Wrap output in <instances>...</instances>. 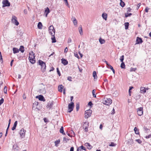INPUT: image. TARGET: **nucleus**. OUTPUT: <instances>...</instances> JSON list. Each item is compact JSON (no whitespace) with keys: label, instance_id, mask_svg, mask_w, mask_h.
<instances>
[{"label":"nucleus","instance_id":"19","mask_svg":"<svg viewBox=\"0 0 151 151\" xmlns=\"http://www.w3.org/2000/svg\"><path fill=\"white\" fill-rule=\"evenodd\" d=\"M37 98H38L40 100L44 101H45L44 98L43 96L40 95L39 96H36Z\"/></svg>","mask_w":151,"mask_h":151},{"label":"nucleus","instance_id":"42","mask_svg":"<svg viewBox=\"0 0 151 151\" xmlns=\"http://www.w3.org/2000/svg\"><path fill=\"white\" fill-rule=\"evenodd\" d=\"M133 87L132 86H130L129 87V95L130 96H131V90L132 88H133Z\"/></svg>","mask_w":151,"mask_h":151},{"label":"nucleus","instance_id":"20","mask_svg":"<svg viewBox=\"0 0 151 151\" xmlns=\"http://www.w3.org/2000/svg\"><path fill=\"white\" fill-rule=\"evenodd\" d=\"M38 104V103L37 102H36L35 103H34L33 104V106H32V109H34L35 110L36 109H38V108L37 107H36V106H37Z\"/></svg>","mask_w":151,"mask_h":151},{"label":"nucleus","instance_id":"49","mask_svg":"<svg viewBox=\"0 0 151 151\" xmlns=\"http://www.w3.org/2000/svg\"><path fill=\"white\" fill-rule=\"evenodd\" d=\"M136 141L139 144H140L142 142L139 139H136Z\"/></svg>","mask_w":151,"mask_h":151},{"label":"nucleus","instance_id":"54","mask_svg":"<svg viewBox=\"0 0 151 151\" xmlns=\"http://www.w3.org/2000/svg\"><path fill=\"white\" fill-rule=\"evenodd\" d=\"M68 49L67 47H66L65 49L64 52L65 53H67V52H68Z\"/></svg>","mask_w":151,"mask_h":151},{"label":"nucleus","instance_id":"35","mask_svg":"<svg viewBox=\"0 0 151 151\" xmlns=\"http://www.w3.org/2000/svg\"><path fill=\"white\" fill-rule=\"evenodd\" d=\"M60 133H62L63 134H65V133L64 132L63 128V127H62L60 130Z\"/></svg>","mask_w":151,"mask_h":151},{"label":"nucleus","instance_id":"56","mask_svg":"<svg viewBox=\"0 0 151 151\" xmlns=\"http://www.w3.org/2000/svg\"><path fill=\"white\" fill-rule=\"evenodd\" d=\"M23 99H26V96L24 94L23 95Z\"/></svg>","mask_w":151,"mask_h":151},{"label":"nucleus","instance_id":"34","mask_svg":"<svg viewBox=\"0 0 151 151\" xmlns=\"http://www.w3.org/2000/svg\"><path fill=\"white\" fill-rule=\"evenodd\" d=\"M120 5L122 7H123L125 6L124 3L123 2L122 0H120Z\"/></svg>","mask_w":151,"mask_h":151},{"label":"nucleus","instance_id":"32","mask_svg":"<svg viewBox=\"0 0 151 151\" xmlns=\"http://www.w3.org/2000/svg\"><path fill=\"white\" fill-rule=\"evenodd\" d=\"M19 50V51L20 50V51H21L23 53L24 51V47L22 46H21L20 47Z\"/></svg>","mask_w":151,"mask_h":151},{"label":"nucleus","instance_id":"27","mask_svg":"<svg viewBox=\"0 0 151 151\" xmlns=\"http://www.w3.org/2000/svg\"><path fill=\"white\" fill-rule=\"evenodd\" d=\"M37 27L39 29H42V25L41 22H39L37 24Z\"/></svg>","mask_w":151,"mask_h":151},{"label":"nucleus","instance_id":"8","mask_svg":"<svg viewBox=\"0 0 151 151\" xmlns=\"http://www.w3.org/2000/svg\"><path fill=\"white\" fill-rule=\"evenodd\" d=\"M92 111L90 109L86 110L85 111V117L86 118H88L91 115Z\"/></svg>","mask_w":151,"mask_h":151},{"label":"nucleus","instance_id":"37","mask_svg":"<svg viewBox=\"0 0 151 151\" xmlns=\"http://www.w3.org/2000/svg\"><path fill=\"white\" fill-rule=\"evenodd\" d=\"M129 23L126 22L124 24L125 26V29H128V26H129Z\"/></svg>","mask_w":151,"mask_h":151},{"label":"nucleus","instance_id":"64","mask_svg":"<svg viewBox=\"0 0 151 151\" xmlns=\"http://www.w3.org/2000/svg\"><path fill=\"white\" fill-rule=\"evenodd\" d=\"M74 150V148L73 147H71L70 148V151H73Z\"/></svg>","mask_w":151,"mask_h":151},{"label":"nucleus","instance_id":"36","mask_svg":"<svg viewBox=\"0 0 151 151\" xmlns=\"http://www.w3.org/2000/svg\"><path fill=\"white\" fill-rule=\"evenodd\" d=\"M96 90L95 89L93 90L92 91V94L93 97L94 98H96Z\"/></svg>","mask_w":151,"mask_h":151},{"label":"nucleus","instance_id":"9","mask_svg":"<svg viewBox=\"0 0 151 151\" xmlns=\"http://www.w3.org/2000/svg\"><path fill=\"white\" fill-rule=\"evenodd\" d=\"M137 114L139 116H141L143 114L142 107H139L137 109Z\"/></svg>","mask_w":151,"mask_h":151},{"label":"nucleus","instance_id":"25","mask_svg":"<svg viewBox=\"0 0 151 151\" xmlns=\"http://www.w3.org/2000/svg\"><path fill=\"white\" fill-rule=\"evenodd\" d=\"M13 149L17 151L19 150V147L17 144H14L13 146Z\"/></svg>","mask_w":151,"mask_h":151},{"label":"nucleus","instance_id":"22","mask_svg":"<svg viewBox=\"0 0 151 151\" xmlns=\"http://www.w3.org/2000/svg\"><path fill=\"white\" fill-rule=\"evenodd\" d=\"M78 30L79 33L81 35H82L83 34V32L82 29V27L81 25L79 26L78 28Z\"/></svg>","mask_w":151,"mask_h":151},{"label":"nucleus","instance_id":"30","mask_svg":"<svg viewBox=\"0 0 151 151\" xmlns=\"http://www.w3.org/2000/svg\"><path fill=\"white\" fill-rule=\"evenodd\" d=\"M85 145L87 147V148L89 149H91L92 148V146L88 143H86Z\"/></svg>","mask_w":151,"mask_h":151},{"label":"nucleus","instance_id":"63","mask_svg":"<svg viewBox=\"0 0 151 151\" xmlns=\"http://www.w3.org/2000/svg\"><path fill=\"white\" fill-rule=\"evenodd\" d=\"M78 53H79V54L80 55V56H81V58H82V57H83V54H82L81 53H80V52H78Z\"/></svg>","mask_w":151,"mask_h":151},{"label":"nucleus","instance_id":"13","mask_svg":"<svg viewBox=\"0 0 151 151\" xmlns=\"http://www.w3.org/2000/svg\"><path fill=\"white\" fill-rule=\"evenodd\" d=\"M105 62L106 63V64L107 67L108 68L109 67L110 68V69L114 73V74L115 73V70L113 69V67L111 65H110L106 61H105Z\"/></svg>","mask_w":151,"mask_h":151},{"label":"nucleus","instance_id":"33","mask_svg":"<svg viewBox=\"0 0 151 151\" xmlns=\"http://www.w3.org/2000/svg\"><path fill=\"white\" fill-rule=\"evenodd\" d=\"M134 130L135 133L137 134H138L139 133V130L136 127L134 128Z\"/></svg>","mask_w":151,"mask_h":151},{"label":"nucleus","instance_id":"2","mask_svg":"<svg viewBox=\"0 0 151 151\" xmlns=\"http://www.w3.org/2000/svg\"><path fill=\"white\" fill-rule=\"evenodd\" d=\"M29 59L30 63L32 64L35 63V54L32 51H31L29 53Z\"/></svg>","mask_w":151,"mask_h":151},{"label":"nucleus","instance_id":"17","mask_svg":"<svg viewBox=\"0 0 151 151\" xmlns=\"http://www.w3.org/2000/svg\"><path fill=\"white\" fill-rule=\"evenodd\" d=\"M72 19L74 25L76 26H77L78 23L77 21V20L75 17H72Z\"/></svg>","mask_w":151,"mask_h":151},{"label":"nucleus","instance_id":"50","mask_svg":"<svg viewBox=\"0 0 151 151\" xmlns=\"http://www.w3.org/2000/svg\"><path fill=\"white\" fill-rule=\"evenodd\" d=\"M80 147H81V148L82 149V150H86V148L85 147H83V146H81Z\"/></svg>","mask_w":151,"mask_h":151},{"label":"nucleus","instance_id":"53","mask_svg":"<svg viewBox=\"0 0 151 151\" xmlns=\"http://www.w3.org/2000/svg\"><path fill=\"white\" fill-rule=\"evenodd\" d=\"M77 151H82L81 147H79L77 149Z\"/></svg>","mask_w":151,"mask_h":151},{"label":"nucleus","instance_id":"41","mask_svg":"<svg viewBox=\"0 0 151 151\" xmlns=\"http://www.w3.org/2000/svg\"><path fill=\"white\" fill-rule=\"evenodd\" d=\"M7 87L6 86H5L4 89V93H6L7 91Z\"/></svg>","mask_w":151,"mask_h":151},{"label":"nucleus","instance_id":"23","mask_svg":"<svg viewBox=\"0 0 151 151\" xmlns=\"http://www.w3.org/2000/svg\"><path fill=\"white\" fill-rule=\"evenodd\" d=\"M13 51L14 54L18 53L19 52V50L17 48L14 47L13 48Z\"/></svg>","mask_w":151,"mask_h":151},{"label":"nucleus","instance_id":"12","mask_svg":"<svg viewBox=\"0 0 151 151\" xmlns=\"http://www.w3.org/2000/svg\"><path fill=\"white\" fill-rule=\"evenodd\" d=\"M148 89V88H145L143 87H141L140 88V93H144L146 92V90Z\"/></svg>","mask_w":151,"mask_h":151},{"label":"nucleus","instance_id":"24","mask_svg":"<svg viewBox=\"0 0 151 151\" xmlns=\"http://www.w3.org/2000/svg\"><path fill=\"white\" fill-rule=\"evenodd\" d=\"M63 88V86L62 85H60L58 86V91L60 92H62Z\"/></svg>","mask_w":151,"mask_h":151},{"label":"nucleus","instance_id":"15","mask_svg":"<svg viewBox=\"0 0 151 151\" xmlns=\"http://www.w3.org/2000/svg\"><path fill=\"white\" fill-rule=\"evenodd\" d=\"M136 44H139V43H141L142 42V39L139 37H137L136 39Z\"/></svg>","mask_w":151,"mask_h":151},{"label":"nucleus","instance_id":"40","mask_svg":"<svg viewBox=\"0 0 151 151\" xmlns=\"http://www.w3.org/2000/svg\"><path fill=\"white\" fill-rule=\"evenodd\" d=\"M124 56L123 55L120 58V60L122 63L123 62V61L124 59Z\"/></svg>","mask_w":151,"mask_h":151},{"label":"nucleus","instance_id":"16","mask_svg":"<svg viewBox=\"0 0 151 151\" xmlns=\"http://www.w3.org/2000/svg\"><path fill=\"white\" fill-rule=\"evenodd\" d=\"M101 16L103 18L105 21L107 20V14L106 13H103L101 15Z\"/></svg>","mask_w":151,"mask_h":151},{"label":"nucleus","instance_id":"21","mask_svg":"<svg viewBox=\"0 0 151 151\" xmlns=\"http://www.w3.org/2000/svg\"><path fill=\"white\" fill-rule=\"evenodd\" d=\"M60 139H58L56 140L54 142L55 146L56 147L58 146V145L60 144Z\"/></svg>","mask_w":151,"mask_h":151},{"label":"nucleus","instance_id":"18","mask_svg":"<svg viewBox=\"0 0 151 151\" xmlns=\"http://www.w3.org/2000/svg\"><path fill=\"white\" fill-rule=\"evenodd\" d=\"M93 76L94 78V81H96L97 78L96 72L95 71H93Z\"/></svg>","mask_w":151,"mask_h":151},{"label":"nucleus","instance_id":"43","mask_svg":"<svg viewBox=\"0 0 151 151\" xmlns=\"http://www.w3.org/2000/svg\"><path fill=\"white\" fill-rule=\"evenodd\" d=\"M68 140V139L66 138L65 137H64L63 138V141L64 142H67Z\"/></svg>","mask_w":151,"mask_h":151},{"label":"nucleus","instance_id":"57","mask_svg":"<svg viewBox=\"0 0 151 151\" xmlns=\"http://www.w3.org/2000/svg\"><path fill=\"white\" fill-rule=\"evenodd\" d=\"M44 120L45 122H48V120L46 118H44Z\"/></svg>","mask_w":151,"mask_h":151},{"label":"nucleus","instance_id":"59","mask_svg":"<svg viewBox=\"0 0 151 151\" xmlns=\"http://www.w3.org/2000/svg\"><path fill=\"white\" fill-rule=\"evenodd\" d=\"M24 12L25 14H27V10L26 9H24Z\"/></svg>","mask_w":151,"mask_h":151},{"label":"nucleus","instance_id":"52","mask_svg":"<svg viewBox=\"0 0 151 151\" xmlns=\"http://www.w3.org/2000/svg\"><path fill=\"white\" fill-rule=\"evenodd\" d=\"M71 79H72L71 77H70V76H69V77H68L67 79L68 81H72Z\"/></svg>","mask_w":151,"mask_h":151},{"label":"nucleus","instance_id":"51","mask_svg":"<svg viewBox=\"0 0 151 151\" xmlns=\"http://www.w3.org/2000/svg\"><path fill=\"white\" fill-rule=\"evenodd\" d=\"M79 108V105L78 104H76V109H77V111H78V110Z\"/></svg>","mask_w":151,"mask_h":151},{"label":"nucleus","instance_id":"45","mask_svg":"<svg viewBox=\"0 0 151 151\" xmlns=\"http://www.w3.org/2000/svg\"><path fill=\"white\" fill-rule=\"evenodd\" d=\"M116 145V144H114L113 142H111V144L109 145L110 146H115Z\"/></svg>","mask_w":151,"mask_h":151},{"label":"nucleus","instance_id":"29","mask_svg":"<svg viewBox=\"0 0 151 151\" xmlns=\"http://www.w3.org/2000/svg\"><path fill=\"white\" fill-rule=\"evenodd\" d=\"M53 103L52 102H51L50 103H48V104L47 106V108H48L49 109L50 108L53 106Z\"/></svg>","mask_w":151,"mask_h":151},{"label":"nucleus","instance_id":"46","mask_svg":"<svg viewBox=\"0 0 151 151\" xmlns=\"http://www.w3.org/2000/svg\"><path fill=\"white\" fill-rule=\"evenodd\" d=\"M57 72L58 73V74L59 76H60V72L59 71V69H58V68H57Z\"/></svg>","mask_w":151,"mask_h":151},{"label":"nucleus","instance_id":"31","mask_svg":"<svg viewBox=\"0 0 151 151\" xmlns=\"http://www.w3.org/2000/svg\"><path fill=\"white\" fill-rule=\"evenodd\" d=\"M43 89H40V92L42 93H45L46 92V91L45 90V88L44 86H43Z\"/></svg>","mask_w":151,"mask_h":151},{"label":"nucleus","instance_id":"11","mask_svg":"<svg viewBox=\"0 0 151 151\" xmlns=\"http://www.w3.org/2000/svg\"><path fill=\"white\" fill-rule=\"evenodd\" d=\"M88 122H84L83 124V128L85 129V130L86 132H87L88 130Z\"/></svg>","mask_w":151,"mask_h":151},{"label":"nucleus","instance_id":"5","mask_svg":"<svg viewBox=\"0 0 151 151\" xmlns=\"http://www.w3.org/2000/svg\"><path fill=\"white\" fill-rule=\"evenodd\" d=\"M49 33L52 36H54L55 35V30L52 25H51L49 28Z\"/></svg>","mask_w":151,"mask_h":151},{"label":"nucleus","instance_id":"38","mask_svg":"<svg viewBox=\"0 0 151 151\" xmlns=\"http://www.w3.org/2000/svg\"><path fill=\"white\" fill-rule=\"evenodd\" d=\"M51 39L52 40V42H56V40L54 36H52Z\"/></svg>","mask_w":151,"mask_h":151},{"label":"nucleus","instance_id":"14","mask_svg":"<svg viewBox=\"0 0 151 151\" xmlns=\"http://www.w3.org/2000/svg\"><path fill=\"white\" fill-rule=\"evenodd\" d=\"M50 10L48 7L46 8L45 10L44 14L45 15V16L47 17V16L48 14L50 13Z\"/></svg>","mask_w":151,"mask_h":151},{"label":"nucleus","instance_id":"39","mask_svg":"<svg viewBox=\"0 0 151 151\" xmlns=\"http://www.w3.org/2000/svg\"><path fill=\"white\" fill-rule=\"evenodd\" d=\"M120 67L122 68H125V65L124 62L122 63Z\"/></svg>","mask_w":151,"mask_h":151},{"label":"nucleus","instance_id":"10","mask_svg":"<svg viewBox=\"0 0 151 151\" xmlns=\"http://www.w3.org/2000/svg\"><path fill=\"white\" fill-rule=\"evenodd\" d=\"M19 133L22 138L24 137L25 133V130L23 128H22Z\"/></svg>","mask_w":151,"mask_h":151},{"label":"nucleus","instance_id":"6","mask_svg":"<svg viewBox=\"0 0 151 151\" xmlns=\"http://www.w3.org/2000/svg\"><path fill=\"white\" fill-rule=\"evenodd\" d=\"M2 4L3 7L10 6V3L8 0H3Z\"/></svg>","mask_w":151,"mask_h":151},{"label":"nucleus","instance_id":"55","mask_svg":"<svg viewBox=\"0 0 151 151\" xmlns=\"http://www.w3.org/2000/svg\"><path fill=\"white\" fill-rule=\"evenodd\" d=\"M151 137V134H150L148 136H146L145 137L147 139L150 138Z\"/></svg>","mask_w":151,"mask_h":151},{"label":"nucleus","instance_id":"47","mask_svg":"<svg viewBox=\"0 0 151 151\" xmlns=\"http://www.w3.org/2000/svg\"><path fill=\"white\" fill-rule=\"evenodd\" d=\"M131 15H132V14H131V13H129V14H125V17H128L129 16H130Z\"/></svg>","mask_w":151,"mask_h":151},{"label":"nucleus","instance_id":"26","mask_svg":"<svg viewBox=\"0 0 151 151\" xmlns=\"http://www.w3.org/2000/svg\"><path fill=\"white\" fill-rule=\"evenodd\" d=\"M99 41L101 44H104L105 42V40L104 39L101 38H100L99 39Z\"/></svg>","mask_w":151,"mask_h":151},{"label":"nucleus","instance_id":"28","mask_svg":"<svg viewBox=\"0 0 151 151\" xmlns=\"http://www.w3.org/2000/svg\"><path fill=\"white\" fill-rule=\"evenodd\" d=\"M62 63L64 65H65L68 64V62L65 59H62L61 60Z\"/></svg>","mask_w":151,"mask_h":151},{"label":"nucleus","instance_id":"48","mask_svg":"<svg viewBox=\"0 0 151 151\" xmlns=\"http://www.w3.org/2000/svg\"><path fill=\"white\" fill-rule=\"evenodd\" d=\"M4 99L2 98L0 100V106L4 102Z\"/></svg>","mask_w":151,"mask_h":151},{"label":"nucleus","instance_id":"3","mask_svg":"<svg viewBox=\"0 0 151 151\" xmlns=\"http://www.w3.org/2000/svg\"><path fill=\"white\" fill-rule=\"evenodd\" d=\"M103 103L104 104L109 105L112 102L111 99L110 98H104L103 100Z\"/></svg>","mask_w":151,"mask_h":151},{"label":"nucleus","instance_id":"60","mask_svg":"<svg viewBox=\"0 0 151 151\" xmlns=\"http://www.w3.org/2000/svg\"><path fill=\"white\" fill-rule=\"evenodd\" d=\"M74 55L78 59H79V56L77 54L75 53Z\"/></svg>","mask_w":151,"mask_h":151},{"label":"nucleus","instance_id":"44","mask_svg":"<svg viewBox=\"0 0 151 151\" xmlns=\"http://www.w3.org/2000/svg\"><path fill=\"white\" fill-rule=\"evenodd\" d=\"M92 105V103L90 101L89 102L88 104V106H89V108H91V106Z\"/></svg>","mask_w":151,"mask_h":151},{"label":"nucleus","instance_id":"1","mask_svg":"<svg viewBox=\"0 0 151 151\" xmlns=\"http://www.w3.org/2000/svg\"><path fill=\"white\" fill-rule=\"evenodd\" d=\"M38 63L40 66L41 71L44 73L46 70V65L45 63L41 60H39Z\"/></svg>","mask_w":151,"mask_h":151},{"label":"nucleus","instance_id":"7","mask_svg":"<svg viewBox=\"0 0 151 151\" xmlns=\"http://www.w3.org/2000/svg\"><path fill=\"white\" fill-rule=\"evenodd\" d=\"M74 106V103L71 102L68 105V112H70L73 110Z\"/></svg>","mask_w":151,"mask_h":151},{"label":"nucleus","instance_id":"61","mask_svg":"<svg viewBox=\"0 0 151 151\" xmlns=\"http://www.w3.org/2000/svg\"><path fill=\"white\" fill-rule=\"evenodd\" d=\"M17 124V121H16L15 122H14L13 126L16 127Z\"/></svg>","mask_w":151,"mask_h":151},{"label":"nucleus","instance_id":"58","mask_svg":"<svg viewBox=\"0 0 151 151\" xmlns=\"http://www.w3.org/2000/svg\"><path fill=\"white\" fill-rule=\"evenodd\" d=\"M64 1L65 2V4L66 5H67V6L68 5V4L67 0H64Z\"/></svg>","mask_w":151,"mask_h":151},{"label":"nucleus","instance_id":"4","mask_svg":"<svg viewBox=\"0 0 151 151\" xmlns=\"http://www.w3.org/2000/svg\"><path fill=\"white\" fill-rule=\"evenodd\" d=\"M11 21L12 23L18 26L19 24V22L17 21V18L15 16L13 15L12 16Z\"/></svg>","mask_w":151,"mask_h":151},{"label":"nucleus","instance_id":"62","mask_svg":"<svg viewBox=\"0 0 151 151\" xmlns=\"http://www.w3.org/2000/svg\"><path fill=\"white\" fill-rule=\"evenodd\" d=\"M149 9L148 7H146L145 9V11L146 12H148V11Z\"/></svg>","mask_w":151,"mask_h":151}]
</instances>
